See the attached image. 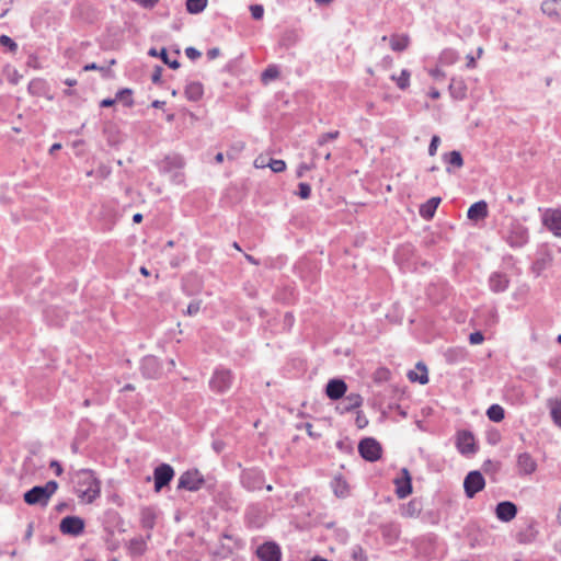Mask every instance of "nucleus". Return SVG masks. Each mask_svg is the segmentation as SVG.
<instances>
[{"label": "nucleus", "instance_id": "4", "mask_svg": "<svg viewBox=\"0 0 561 561\" xmlns=\"http://www.w3.org/2000/svg\"><path fill=\"white\" fill-rule=\"evenodd\" d=\"M233 379L234 376L230 369L219 366L215 368L209 379V389L217 394L226 393L231 388Z\"/></svg>", "mask_w": 561, "mask_h": 561}, {"label": "nucleus", "instance_id": "11", "mask_svg": "<svg viewBox=\"0 0 561 561\" xmlns=\"http://www.w3.org/2000/svg\"><path fill=\"white\" fill-rule=\"evenodd\" d=\"M542 225L554 236H559L561 231V209L547 208L541 216Z\"/></svg>", "mask_w": 561, "mask_h": 561}, {"label": "nucleus", "instance_id": "29", "mask_svg": "<svg viewBox=\"0 0 561 561\" xmlns=\"http://www.w3.org/2000/svg\"><path fill=\"white\" fill-rule=\"evenodd\" d=\"M541 11L550 18L561 20V0H545L541 3Z\"/></svg>", "mask_w": 561, "mask_h": 561}, {"label": "nucleus", "instance_id": "27", "mask_svg": "<svg viewBox=\"0 0 561 561\" xmlns=\"http://www.w3.org/2000/svg\"><path fill=\"white\" fill-rule=\"evenodd\" d=\"M448 89L451 98L456 100H463L467 95V85L461 78H453Z\"/></svg>", "mask_w": 561, "mask_h": 561}, {"label": "nucleus", "instance_id": "37", "mask_svg": "<svg viewBox=\"0 0 561 561\" xmlns=\"http://www.w3.org/2000/svg\"><path fill=\"white\" fill-rule=\"evenodd\" d=\"M115 100L116 102H122L126 107L134 106L133 90L129 88L118 90Z\"/></svg>", "mask_w": 561, "mask_h": 561}, {"label": "nucleus", "instance_id": "41", "mask_svg": "<svg viewBox=\"0 0 561 561\" xmlns=\"http://www.w3.org/2000/svg\"><path fill=\"white\" fill-rule=\"evenodd\" d=\"M410 77L411 73L409 70L403 69L399 76L392 75L391 80H393L397 83V87L400 90H405L410 85Z\"/></svg>", "mask_w": 561, "mask_h": 561}, {"label": "nucleus", "instance_id": "12", "mask_svg": "<svg viewBox=\"0 0 561 561\" xmlns=\"http://www.w3.org/2000/svg\"><path fill=\"white\" fill-rule=\"evenodd\" d=\"M256 556L261 561H280L282 549L275 541H265L257 547Z\"/></svg>", "mask_w": 561, "mask_h": 561}, {"label": "nucleus", "instance_id": "48", "mask_svg": "<svg viewBox=\"0 0 561 561\" xmlns=\"http://www.w3.org/2000/svg\"><path fill=\"white\" fill-rule=\"evenodd\" d=\"M298 196L302 199H307L311 195V187L308 183L301 182L298 184Z\"/></svg>", "mask_w": 561, "mask_h": 561}, {"label": "nucleus", "instance_id": "59", "mask_svg": "<svg viewBox=\"0 0 561 561\" xmlns=\"http://www.w3.org/2000/svg\"><path fill=\"white\" fill-rule=\"evenodd\" d=\"M33 533H34V523L30 522L27 524V527H26L23 540L26 541V542H30V540H31V538L33 536Z\"/></svg>", "mask_w": 561, "mask_h": 561}, {"label": "nucleus", "instance_id": "23", "mask_svg": "<svg viewBox=\"0 0 561 561\" xmlns=\"http://www.w3.org/2000/svg\"><path fill=\"white\" fill-rule=\"evenodd\" d=\"M440 202V197H431L430 199H427L424 204L420 206V216L425 220L432 219L435 216L436 209Z\"/></svg>", "mask_w": 561, "mask_h": 561}, {"label": "nucleus", "instance_id": "20", "mask_svg": "<svg viewBox=\"0 0 561 561\" xmlns=\"http://www.w3.org/2000/svg\"><path fill=\"white\" fill-rule=\"evenodd\" d=\"M151 538V533L146 537L137 536L129 540L127 549L130 556L140 557L147 551V541Z\"/></svg>", "mask_w": 561, "mask_h": 561}, {"label": "nucleus", "instance_id": "63", "mask_svg": "<svg viewBox=\"0 0 561 561\" xmlns=\"http://www.w3.org/2000/svg\"><path fill=\"white\" fill-rule=\"evenodd\" d=\"M116 103L115 98L114 99H104L101 101L100 106L101 107H111Z\"/></svg>", "mask_w": 561, "mask_h": 561}, {"label": "nucleus", "instance_id": "10", "mask_svg": "<svg viewBox=\"0 0 561 561\" xmlns=\"http://www.w3.org/2000/svg\"><path fill=\"white\" fill-rule=\"evenodd\" d=\"M59 529L64 535L79 536L84 531V520L75 515L66 516L61 519Z\"/></svg>", "mask_w": 561, "mask_h": 561}, {"label": "nucleus", "instance_id": "38", "mask_svg": "<svg viewBox=\"0 0 561 561\" xmlns=\"http://www.w3.org/2000/svg\"><path fill=\"white\" fill-rule=\"evenodd\" d=\"M46 81L41 78H36L30 81L27 90L32 95L41 96L46 91Z\"/></svg>", "mask_w": 561, "mask_h": 561}, {"label": "nucleus", "instance_id": "8", "mask_svg": "<svg viewBox=\"0 0 561 561\" xmlns=\"http://www.w3.org/2000/svg\"><path fill=\"white\" fill-rule=\"evenodd\" d=\"M485 486V480L482 473L478 470L470 471L463 481V489L467 497L473 499L477 493L482 491Z\"/></svg>", "mask_w": 561, "mask_h": 561}, {"label": "nucleus", "instance_id": "61", "mask_svg": "<svg viewBox=\"0 0 561 561\" xmlns=\"http://www.w3.org/2000/svg\"><path fill=\"white\" fill-rule=\"evenodd\" d=\"M220 55V49L218 47H213L207 50L206 56L209 60L217 58Z\"/></svg>", "mask_w": 561, "mask_h": 561}, {"label": "nucleus", "instance_id": "2", "mask_svg": "<svg viewBox=\"0 0 561 561\" xmlns=\"http://www.w3.org/2000/svg\"><path fill=\"white\" fill-rule=\"evenodd\" d=\"M502 239L512 248L520 249L529 242V230L517 219H512L502 230Z\"/></svg>", "mask_w": 561, "mask_h": 561}, {"label": "nucleus", "instance_id": "21", "mask_svg": "<svg viewBox=\"0 0 561 561\" xmlns=\"http://www.w3.org/2000/svg\"><path fill=\"white\" fill-rule=\"evenodd\" d=\"M488 215H489L488 204L485 201H479V202L473 203L467 211V217L470 220H474V221L485 219L488 217Z\"/></svg>", "mask_w": 561, "mask_h": 561}, {"label": "nucleus", "instance_id": "43", "mask_svg": "<svg viewBox=\"0 0 561 561\" xmlns=\"http://www.w3.org/2000/svg\"><path fill=\"white\" fill-rule=\"evenodd\" d=\"M340 136V131L339 130H333V131H329V133H324V134H321L318 139H317V145L319 147H323L324 145H327L329 141L331 140H335L337 139Z\"/></svg>", "mask_w": 561, "mask_h": 561}, {"label": "nucleus", "instance_id": "7", "mask_svg": "<svg viewBox=\"0 0 561 561\" xmlns=\"http://www.w3.org/2000/svg\"><path fill=\"white\" fill-rule=\"evenodd\" d=\"M205 483L204 476L197 469L184 471L178 481L179 490H187L196 492L202 489Z\"/></svg>", "mask_w": 561, "mask_h": 561}, {"label": "nucleus", "instance_id": "3", "mask_svg": "<svg viewBox=\"0 0 561 561\" xmlns=\"http://www.w3.org/2000/svg\"><path fill=\"white\" fill-rule=\"evenodd\" d=\"M57 489L58 483L54 480L46 482L44 485H35L24 493V502L28 505L45 507Z\"/></svg>", "mask_w": 561, "mask_h": 561}, {"label": "nucleus", "instance_id": "9", "mask_svg": "<svg viewBox=\"0 0 561 561\" xmlns=\"http://www.w3.org/2000/svg\"><path fill=\"white\" fill-rule=\"evenodd\" d=\"M174 469L169 463H161L153 470L154 491L160 492L174 478Z\"/></svg>", "mask_w": 561, "mask_h": 561}, {"label": "nucleus", "instance_id": "62", "mask_svg": "<svg viewBox=\"0 0 561 561\" xmlns=\"http://www.w3.org/2000/svg\"><path fill=\"white\" fill-rule=\"evenodd\" d=\"M49 466H50L51 469H54L56 476H60L62 473V471H64L60 462L57 461V460L50 461Z\"/></svg>", "mask_w": 561, "mask_h": 561}, {"label": "nucleus", "instance_id": "57", "mask_svg": "<svg viewBox=\"0 0 561 561\" xmlns=\"http://www.w3.org/2000/svg\"><path fill=\"white\" fill-rule=\"evenodd\" d=\"M171 181L175 184H182L184 182V173L181 170H174Z\"/></svg>", "mask_w": 561, "mask_h": 561}, {"label": "nucleus", "instance_id": "40", "mask_svg": "<svg viewBox=\"0 0 561 561\" xmlns=\"http://www.w3.org/2000/svg\"><path fill=\"white\" fill-rule=\"evenodd\" d=\"M550 415L556 425L561 427V400L553 399L549 401Z\"/></svg>", "mask_w": 561, "mask_h": 561}, {"label": "nucleus", "instance_id": "58", "mask_svg": "<svg viewBox=\"0 0 561 561\" xmlns=\"http://www.w3.org/2000/svg\"><path fill=\"white\" fill-rule=\"evenodd\" d=\"M267 163H268V159L264 156H259L255 160H254V167L256 169H263L265 167H267Z\"/></svg>", "mask_w": 561, "mask_h": 561}, {"label": "nucleus", "instance_id": "36", "mask_svg": "<svg viewBox=\"0 0 561 561\" xmlns=\"http://www.w3.org/2000/svg\"><path fill=\"white\" fill-rule=\"evenodd\" d=\"M382 537L389 541H394L399 538L400 529L396 524H385L380 527Z\"/></svg>", "mask_w": 561, "mask_h": 561}, {"label": "nucleus", "instance_id": "18", "mask_svg": "<svg viewBox=\"0 0 561 561\" xmlns=\"http://www.w3.org/2000/svg\"><path fill=\"white\" fill-rule=\"evenodd\" d=\"M495 515L501 522H511L517 515V506L511 501L500 502L495 507Z\"/></svg>", "mask_w": 561, "mask_h": 561}, {"label": "nucleus", "instance_id": "44", "mask_svg": "<svg viewBox=\"0 0 561 561\" xmlns=\"http://www.w3.org/2000/svg\"><path fill=\"white\" fill-rule=\"evenodd\" d=\"M279 77V70L276 66H268L261 75V79L263 82H267L268 80H274Z\"/></svg>", "mask_w": 561, "mask_h": 561}, {"label": "nucleus", "instance_id": "13", "mask_svg": "<svg viewBox=\"0 0 561 561\" xmlns=\"http://www.w3.org/2000/svg\"><path fill=\"white\" fill-rule=\"evenodd\" d=\"M456 447L461 455H473L477 451L474 436L470 431H459L456 437Z\"/></svg>", "mask_w": 561, "mask_h": 561}, {"label": "nucleus", "instance_id": "51", "mask_svg": "<svg viewBox=\"0 0 561 561\" xmlns=\"http://www.w3.org/2000/svg\"><path fill=\"white\" fill-rule=\"evenodd\" d=\"M440 144V138L437 135H434L431 139L430 146H428V154L435 156L437 152V148Z\"/></svg>", "mask_w": 561, "mask_h": 561}, {"label": "nucleus", "instance_id": "53", "mask_svg": "<svg viewBox=\"0 0 561 561\" xmlns=\"http://www.w3.org/2000/svg\"><path fill=\"white\" fill-rule=\"evenodd\" d=\"M201 310V301H192L188 304L186 314L195 316Z\"/></svg>", "mask_w": 561, "mask_h": 561}, {"label": "nucleus", "instance_id": "34", "mask_svg": "<svg viewBox=\"0 0 561 561\" xmlns=\"http://www.w3.org/2000/svg\"><path fill=\"white\" fill-rule=\"evenodd\" d=\"M443 160L448 164L446 171L448 173H451L450 167H455L457 169L462 168L463 165V159L459 151L453 150L450 152H447L443 156Z\"/></svg>", "mask_w": 561, "mask_h": 561}, {"label": "nucleus", "instance_id": "50", "mask_svg": "<svg viewBox=\"0 0 561 561\" xmlns=\"http://www.w3.org/2000/svg\"><path fill=\"white\" fill-rule=\"evenodd\" d=\"M417 514H419V510L416 508V503L414 501L409 502L402 513V515L407 516V517H413V516H416Z\"/></svg>", "mask_w": 561, "mask_h": 561}, {"label": "nucleus", "instance_id": "6", "mask_svg": "<svg viewBox=\"0 0 561 561\" xmlns=\"http://www.w3.org/2000/svg\"><path fill=\"white\" fill-rule=\"evenodd\" d=\"M358 453L366 461L375 462L381 458L382 447L376 438L365 437L358 444Z\"/></svg>", "mask_w": 561, "mask_h": 561}, {"label": "nucleus", "instance_id": "42", "mask_svg": "<svg viewBox=\"0 0 561 561\" xmlns=\"http://www.w3.org/2000/svg\"><path fill=\"white\" fill-rule=\"evenodd\" d=\"M207 0H186V10L191 14H198L207 7Z\"/></svg>", "mask_w": 561, "mask_h": 561}, {"label": "nucleus", "instance_id": "25", "mask_svg": "<svg viewBox=\"0 0 561 561\" xmlns=\"http://www.w3.org/2000/svg\"><path fill=\"white\" fill-rule=\"evenodd\" d=\"M300 35L296 30H285L279 39L278 46L280 48L289 49L298 44Z\"/></svg>", "mask_w": 561, "mask_h": 561}, {"label": "nucleus", "instance_id": "16", "mask_svg": "<svg viewBox=\"0 0 561 561\" xmlns=\"http://www.w3.org/2000/svg\"><path fill=\"white\" fill-rule=\"evenodd\" d=\"M537 461L527 451L517 455L516 468L520 477L530 476L537 470Z\"/></svg>", "mask_w": 561, "mask_h": 561}, {"label": "nucleus", "instance_id": "5", "mask_svg": "<svg viewBox=\"0 0 561 561\" xmlns=\"http://www.w3.org/2000/svg\"><path fill=\"white\" fill-rule=\"evenodd\" d=\"M264 472L257 468L243 469L240 474L241 485L250 492L261 490L264 485Z\"/></svg>", "mask_w": 561, "mask_h": 561}, {"label": "nucleus", "instance_id": "15", "mask_svg": "<svg viewBox=\"0 0 561 561\" xmlns=\"http://www.w3.org/2000/svg\"><path fill=\"white\" fill-rule=\"evenodd\" d=\"M511 279L506 273L495 271L488 278V285L492 293L501 294L508 289Z\"/></svg>", "mask_w": 561, "mask_h": 561}, {"label": "nucleus", "instance_id": "64", "mask_svg": "<svg viewBox=\"0 0 561 561\" xmlns=\"http://www.w3.org/2000/svg\"><path fill=\"white\" fill-rule=\"evenodd\" d=\"M304 428L306 430L307 434H308L310 437H313V438L319 437V434H314V433L312 432V424H311V423H305V424H304Z\"/></svg>", "mask_w": 561, "mask_h": 561}, {"label": "nucleus", "instance_id": "32", "mask_svg": "<svg viewBox=\"0 0 561 561\" xmlns=\"http://www.w3.org/2000/svg\"><path fill=\"white\" fill-rule=\"evenodd\" d=\"M389 44L393 51L401 53L409 47L410 37L407 34H393L389 38Z\"/></svg>", "mask_w": 561, "mask_h": 561}, {"label": "nucleus", "instance_id": "52", "mask_svg": "<svg viewBox=\"0 0 561 561\" xmlns=\"http://www.w3.org/2000/svg\"><path fill=\"white\" fill-rule=\"evenodd\" d=\"M484 341V335L481 331H474L469 335V342L472 345L480 344Z\"/></svg>", "mask_w": 561, "mask_h": 561}, {"label": "nucleus", "instance_id": "28", "mask_svg": "<svg viewBox=\"0 0 561 561\" xmlns=\"http://www.w3.org/2000/svg\"><path fill=\"white\" fill-rule=\"evenodd\" d=\"M363 403V399L358 393L347 394L343 401L339 404L337 409L342 412H350L356 408H359Z\"/></svg>", "mask_w": 561, "mask_h": 561}, {"label": "nucleus", "instance_id": "54", "mask_svg": "<svg viewBox=\"0 0 561 561\" xmlns=\"http://www.w3.org/2000/svg\"><path fill=\"white\" fill-rule=\"evenodd\" d=\"M162 80V68L160 66H156L154 70L151 75V81L154 84H160Z\"/></svg>", "mask_w": 561, "mask_h": 561}, {"label": "nucleus", "instance_id": "45", "mask_svg": "<svg viewBox=\"0 0 561 561\" xmlns=\"http://www.w3.org/2000/svg\"><path fill=\"white\" fill-rule=\"evenodd\" d=\"M352 561H367V556L362 546L355 545L351 549Z\"/></svg>", "mask_w": 561, "mask_h": 561}, {"label": "nucleus", "instance_id": "55", "mask_svg": "<svg viewBox=\"0 0 561 561\" xmlns=\"http://www.w3.org/2000/svg\"><path fill=\"white\" fill-rule=\"evenodd\" d=\"M185 55L187 56V58H190L191 60H195L197 58L201 57V51L198 49H196L195 47H187L185 48Z\"/></svg>", "mask_w": 561, "mask_h": 561}, {"label": "nucleus", "instance_id": "26", "mask_svg": "<svg viewBox=\"0 0 561 561\" xmlns=\"http://www.w3.org/2000/svg\"><path fill=\"white\" fill-rule=\"evenodd\" d=\"M157 515L152 507H142L140 511V525L150 533L156 526Z\"/></svg>", "mask_w": 561, "mask_h": 561}, {"label": "nucleus", "instance_id": "14", "mask_svg": "<svg viewBox=\"0 0 561 561\" xmlns=\"http://www.w3.org/2000/svg\"><path fill=\"white\" fill-rule=\"evenodd\" d=\"M140 370L145 378L147 379H157L161 375V364L156 356L148 355L145 356L140 364Z\"/></svg>", "mask_w": 561, "mask_h": 561}, {"label": "nucleus", "instance_id": "46", "mask_svg": "<svg viewBox=\"0 0 561 561\" xmlns=\"http://www.w3.org/2000/svg\"><path fill=\"white\" fill-rule=\"evenodd\" d=\"M267 167L274 172V173H280L286 170V163L284 160L278 159H268Z\"/></svg>", "mask_w": 561, "mask_h": 561}, {"label": "nucleus", "instance_id": "1", "mask_svg": "<svg viewBox=\"0 0 561 561\" xmlns=\"http://www.w3.org/2000/svg\"><path fill=\"white\" fill-rule=\"evenodd\" d=\"M72 481L75 491L84 503H93L101 494V481L91 469H80L75 472Z\"/></svg>", "mask_w": 561, "mask_h": 561}, {"label": "nucleus", "instance_id": "49", "mask_svg": "<svg viewBox=\"0 0 561 561\" xmlns=\"http://www.w3.org/2000/svg\"><path fill=\"white\" fill-rule=\"evenodd\" d=\"M250 11L254 20H261L264 15V8L262 4H252L250 7Z\"/></svg>", "mask_w": 561, "mask_h": 561}, {"label": "nucleus", "instance_id": "39", "mask_svg": "<svg viewBox=\"0 0 561 561\" xmlns=\"http://www.w3.org/2000/svg\"><path fill=\"white\" fill-rule=\"evenodd\" d=\"M486 416L492 422H501L505 417V411L500 404H492L486 410Z\"/></svg>", "mask_w": 561, "mask_h": 561}, {"label": "nucleus", "instance_id": "35", "mask_svg": "<svg viewBox=\"0 0 561 561\" xmlns=\"http://www.w3.org/2000/svg\"><path fill=\"white\" fill-rule=\"evenodd\" d=\"M148 54L153 57L159 56L171 69H178L180 67V62L176 58L170 59L165 48H162L160 53H158L156 48H151Z\"/></svg>", "mask_w": 561, "mask_h": 561}, {"label": "nucleus", "instance_id": "17", "mask_svg": "<svg viewBox=\"0 0 561 561\" xmlns=\"http://www.w3.org/2000/svg\"><path fill=\"white\" fill-rule=\"evenodd\" d=\"M401 473L402 477L396 478L393 483L396 485V495L398 499H405L412 493V479L407 468H403Z\"/></svg>", "mask_w": 561, "mask_h": 561}, {"label": "nucleus", "instance_id": "19", "mask_svg": "<svg viewBox=\"0 0 561 561\" xmlns=\"http://www.w3.org/2000/svg\"><path fill=\"white\" fill-rule=\"evenodd\" d=\"M347 386L342 379H331L327 383L325 393L331 400H339L344 397Z\"/></svg>", "mask_w": 561, "mask_h": 561}, {"label": "nucleus", "instance_id": "33", "mask_svg": "<svg viewBox=\"0 0 561 561\" xmlns=\"http://www.w3.org/2000/svg\"><path fill=\"white\" fill-rule=\"evenodd\" d=\"M331 488L337 497H346L350 494V486L342 476H336L332 482Z\"/></svg>", "mask_w": 561, "mask_h": 561}, {"label": "nucleus", "instance_id": "56", "mask_svg": "<svg viewBox=\"0 0 561 561\" xmlns=\"http://www.w3.org/2000/svg\"><path fill=\"white\" fill-rule=\"evenodd\" d=\"M440 59L442 60H446L447 62L453 64L456 60V53L454 50H451V49L444 50L442 56H440Z\"/></svg>", "mask_w": 561, "mask_h": 561}, {"label": "nucleus", "instance_id": "31", "mask_svg": "<svg viewBox=\"0 0 561 561\" xmlns=\"http://www.w3.org/2000/svg\"><path fill=\"white\" fill-rule=\"evenodd\" d=\"M184 94L188 101H199L204 94V87L197 81L190 82L185 87Z\"/></svg>", "mask_w": 561, "mask_h": 561}, {"label": "nucleus", "instance_id": "47", "mask_svg": "<svg viewBox=\"0 0 561 561\" xmlns=\"http://www.w3.org/2000/svg\"><path fill=\"white\" fill-rule=\"evenodd\" d=\"M0 45L7 47L11 53L18 50V44L8 35L0 36Z\"/></svg>", "mask_w": 561, "mask_h": 561}, {"label": "nucleus", "instance_id": "30", "mask_svg": "<svg viewBox=\"0 0 561 561\" xmlns=\"http://www.w3.org/2000/svg\"><path fill=\"white\" fill-rule=\"evenodd\" d=\"M184 164V159L181 156H167L162 163V171L165 173H171L174 170H182Z\"/></svg>", "mask_w": 561, "mask_h": 561}, {"label": "nucleus", "instance_id": "60", "mask_svg": "<svg viewBox=\"0 0 561 561\" xmlns=\"http://www.w3.org/2000/svg\"><path fill=\"white\" fill-rule=\"evenodd\" d=\"M430 75L435 79V80H442L446 77L445 72L439 69V68H435L433 70H431Z\"/></svg>", "mask_w": 561, "mask_h": 561}, {"label": "nucleus", "instance_id": "22", "mask_svg": "<svg viewBox=\"0 0 561 561\" xmlns=\"http://www.w3.org/2000/svg\"><path fill=\"white\" fill-rule=\"evenodd\" d=\"M445 362L449 365L461 363L467 357V351L465 347H449L443 354Z\"/></svg>", "mask_w": 561, "mask_h": 561}, {"label": "nucleus", "instance_id": "24", "mask_svg": "<svg viewBox=\"0 0 561 561\" xmlns=\"http://www.w3.org/2000/svg\"><path fill=\"white\" fill-rule=\"evenodd\" d=\"M415 370H410L408 373V378L411 382H419L421 385H426L428 382V370L426 365L423 362H419L415 365Z\"/></svg>", "mask_w": 561, "mask_h": 561}]
</instances>
